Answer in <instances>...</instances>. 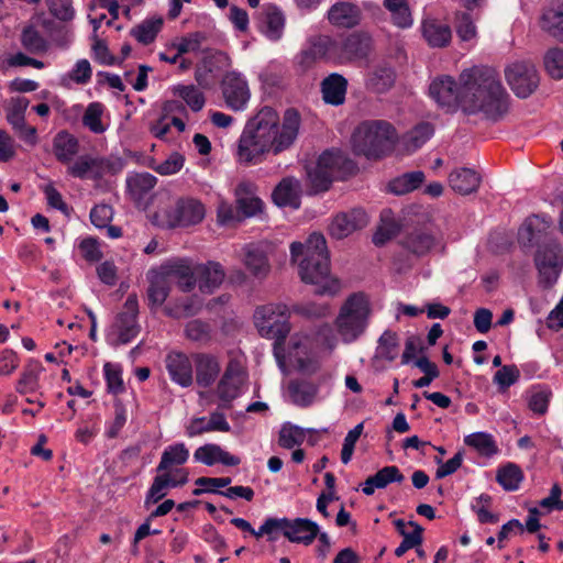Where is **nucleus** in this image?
Listing matches in <instances>:
<instances>
[{
    "instance_id": "28",
    "label": "nucleus",
    "mask_w": 563,
    "mask_h": 563,
    "mask_svg": "<svg viewBox=\"0 0 563 563\" xmlns=\"http://www.w3.org/2000/svg\"><path fill=\"white\" fill-rule=\"evenodd\" d=\"M196 367V382L201 387L211 386L220 374V363L218 358L207 353H196L192 355Z\"/></svg>"
},
{
    "instance_id": "29",
    "label": "nucleus",
    "mask_w": 563,
    "mask_h": 563,
    "mask_svg": "<svg viewBox=\"0 0 563 563\" xmlns=\"http://www.w3.org/2000/svg\"><path fill=\"white\" fill-rule=\"evenodd\" d=\"M317 165L334 179L343 178L354 169V164L339 151H325L318 158Z\"/></svg>"
},
{
    "instance_id": "39",
    "label": "nucleus",
    "mask_w": 563,
    "mask_h": 563,
    "mask_svg": "<svg viewBox=\"0 0 563 563\" xmlns=\"http://www.w3.org/2000/svg\"><path fill=\"white\" fill-rule=\"evenodd\" d=\"M422 34L431 47H445L452 38L451 27L437 20H426L422 23Z\"/></svg>"
},
{
    "instance_id": "63",
    "label": "nucleus",
    "mask_w": 563,
    "mask_h": 563,
    "mask_svg": "<svg viewBox=\"0 0 563 563\" xmlns=\"http://www.w3.org/2000/svg\"><path fill=\"white\" fill-rule=\"evenodd\" d=\"M264 33L271 40H278L282 35L285 19L284 15L276 10L267 11L265 15Z\"/></svg>"
},
{
    "instance_id": "42",
    "label": "nucleus",
    "mask_w": 563,
    "mask_h": 563,
    "mask_svg": "<svg viewBox=\"0 0 563 563\" xmlns=\"http://www.w3.org/2000/svg\"><path fill=\"white\" fill-rule=\"evenodd\" d=\"M424 181L421 170L405 173L388 183V190L395 195H406L419 188Z\"/></svg>"
},
{
    "instance_id": "15",
    "label": "nucleus",
    "mask_w": 563,
    "mask_h": 563,
    "mask_svg": "<svg viewBox=\"0 0 563 563\" xmlns=\"http://www.w3.org/2000/svg\"><path fill=\"white\" fill-rule=\"evenodd\" d=\"M221 90L227 107L240 111L250 100V88L245 78L236 71L227 73L221 81Z\"/></svg>"
},
{
    "instance_id": "26",
    "label": "nucleus",
    "mask_w": 563,
    "mask_h": 563,
    "mask_svg": "<svg viewBox=\"0 0 563 563\" xmlns=\"http://www.w3.org/2000/svg\"><path fill=\"white\" fill-rule=\"evenodd\" d=\"M330 24L336 27L351 29L360 23L361 10L350 1H338L328 11Z\"/></svg>"
},
{
    "instance_id": "21",
    "label": "nucleus",
    "mask_w": 563,
    "mask_h": 563,
    "mask_svg": "<svg viewBox=\"0 0 563 563\" xmlns=\"http://www.w3.org/2000/svg\"><path fill=\"white\" fill-rule=\"evenodd\" d=\"M196 285L203 294H212L225 278V271L219 262L196 263Z\"/></svg>"
},
{
    "instance_id": "31",
    "label": "nucleus",
    "mask_w": 563,
    "mask_h": 563,
    "mask_svg": "<svg viewBox=\"0 0 563 563\" xmlns=\"http://www.w3.org/2000/svg\"><path fill=\"white\" fill-rule=\"evenodd\" d=\"M301 186L298 179L286 177L275 187L272 198L279 207H291L298 209L300 207Z\"/></svg>"
},
{
    "instance_id": "30",
    "label": "nucleus",
    "mask_w": 563,
    "mask_h": 563,
    "mask_svg": "<svg viewBox=\"0 0 563 563\" xmlns=\"http://www.w3.org/2000/svg\"><path fill=\"white\" fill-rule=\"evenodd\" d=\"M146 277L148 280V306L151 308L161 307L169 295L172 284L158 267L150 269Z\"/></svg>"
},
{
    "instance_id": "59",
    "label": "nucleus",
    "mask_w": 563,
    "mask_h": 563,
    "mask_svg": "<svg viewBox=\"0 0 563 563\" xmlns=\"http://www.w3.org/2000/svg\"><path fill=\"white\" fill-rule=\"evenodd\" d=\"M306 438L305 431L291 424H285L279 431L278 443L282 448L292 449L296 445H300Z\"/></svg>"
},
{
    "instance_id": "44",
    "label": "nucleus",
    "mask_w": 563,
    "mask_h": 563,
    "mask_svg": "<svg viewBox=\"0 0 563 563\" xmlns=\"http://www.w3.org/2000/svg\"><path fill=\"white\" fill-rule=\"evenodd\" d=\"M164 20L161 16H153L144 20L131 30V35L141 44L148 45L155 41L163 27Z\"/></svg>"
},
{
    "instance_id": "8",
    "label": "nucleus",
    "mask_w": 563,
    "mask_h": 563,
    "mask_svg": "<svg viewBox=\"0 0 563 563\" xmlns=\"http://www.w3.org/2000/svg\"><path fill=\"white\" fill-rule=\"evenodd\" d=\"M280 532L290 542L311 544L319 534V526L306 518H267L260 527V534L268 536L269 541L277 539Z\"/></svg>"
},
{
    "instance_id": "61",
    "label": "nucleus",
    "mask_w": 563,
    "mask_h": 563,
    "mask_svg": "<svg viewBox=\"0 0 563 563\" xmlns=\"http://www.w3.org/2000/svg\"><path fill=\"white\" fill-rule=\"evenodd\" d=\"M520 377V371L516 365L501 366L494 375V383L498 386L499 390L505 391L511 385L517 383Z\"/></svg>"
},
{
    "instance_id": "46",
    "label": "nucleus",
    "mask_w": 563,
    "mask_h": 563,
    "mask_svg": "<svg viewBox=\"0 0 563 563\" xmlns=\"http://www.w3.org/2000/svg\"><path fill=\"white\" fill-rule=\"evenodd\" d=\"M384 7L396 26L406 29L412 25L413 19L409 0H384Z\"/></svg>"
},
{
    "instance_id": "55",
    "label": "nucleus",
    "mask_w": 563,
    "mask_h": 563,
    "mask_svg": "<svg viewBox=\"0 0 563 563\" xmlns=\"http://www.w3.org/2000/svg\"><path fill=\"white\" fill-rule=\"evenodd\" d=\"M543 65L547 74L555 79H563V48H549L543 56Z\"/></svg>"
},
{
    "instance_id": "43",
    "label": "nucleus",
    "mask_w": 563,
    "mask_h": 563,
    "mask_svg": "<svg viewBox=\"0 0 563 563\" xmlns=\"http://www.w3.org/2000/svg\"><path fill=\"white\" fill-rule=\"evenodd\" d=\"M395 82V73L390 67H377L367 75L366 88L375 93H384Z\"/></svg>"
},
{
    "instance_id": "24",
    "label": "nucleus",
    "mask_w": 563,
    "mask_h": 563,
    "mask_svg": "<svg viewBox=\"0 0 563 563\" xmlns=\"http://www.w3.org/2000/svg\"><path fill=\"white\" fill-rule=\"evenodd\" d=\"M440 239L437 233L430 229L419 228L408 233L401 241V245L410 253L417 256L428 254Z\"/></svg>"
},
{
    "instance_id": "57",
    "label": "nucleus",
    "mask_w": 563,
    "mask_h": 563,
    "mask_svg": "<svg viewBox=\"0 0 563 563\" xmlns=\"http://www.w3.org/2000/svg\"><path fill=\"white\" fill-rule=\"evenodd\" d=\"M103 113V106L99 102L90 103L82 117V123L86 128H88L91 132L96 134H101L106 131V126L101 121V117Z\"/></svg>"
},
{
    "instance_id": "37",
    "label": "nucleus",
    "mask_w": 563,
    "mask_h": 563,
    "mask_svg": "<svg viewBox=\"0 0 563 563\" xmlns=\"http://www.w3.org/2000/svg\"><path fill=\"white\" fill-rule=\"evenodd\" d=\"M178 221L177 228L189 227L200 223L205 216V206L197 199L191 197L178 198Z\"/></svg>"
},
{
    "instance_id": "60",
    "label": "nucleus",
    "mask_w": 563,
    "mask_h": 563,
    "mask_svg": "<svg viewBox=\"0 0 563 563\" xmlns=\"http://www.w3.org/2000/svg\"><path fill=\"white\" fill-rule=\"evenodd\" d=\"M185 333L191 341L206 343L211 339V327L202 320L195 319L186 324Z\"/></svg>"
},
{
    "instance_id": "48",
    "label": "nucleus",
    "mask_w": 563,
    "mask_h": 563,
    "mask_svg": "<svg viewBox=\"0 0 563 563\" xmlns=\"http://www.w3.org/2000/svg\"><path fill=\"white\" fill-rule=\"evenodd\" d=\"M453 25L457 37L462 42H474L477 38V26L475 20L467 11H456L453 18Z\"/></svg>"
},
{
    "instance_id": "41",
    "label": "nucleus",
    "mask_w": 563,
    "mask_h": 563,
    "mask_svg": "<svg viewBox=\"0 0 563 563\" xmlns=\"http://www.w3.org/2000/svg\"><path fill=\"white\" fill-rule=\"evenodd\" d=\"M156 183V177L150 173H134L126 177V189L133 200L141 201Z\"/></svg>"
},
{
    "instance_id": "52",
    "label": "nucleus",
    "mask_w": 563,
    "mask_h": 563,
    "mask_svg": "<svg viewBox=\"0 0 563 563\" xmlns=\"http://www.w3.org/2000/svg\"><path fill=\"white\" fill-rule=\"evenodd\" d=\"M121 157H95L92 179H101L106 175H117L124 168Z\"/></svg>"
},
{
    "instance_id": "11",
    "label": "nucleus",
    "mask_w": 563,
    "mask_h": 563,
    "mask_svg": "<svg viewBox=\"0 0 563 563\" xmlns=\"http://www.w3.org/2000/svg\"><path fill=\"white\" fill-rule=\"evenodd\" d=\"M158 268L170 284L176 282L181 291L190 292L196 287V263L192 260L174 257L161 264Z\"/></svg>"
},
{
    "instance_id": "54",
    "label": "nucleus",
    "mask_w": 563,
    "mask_h": 563,
    "mask_svg": "<svg viewBox=\"0 0 563 563\" xmlns=\"http://www.w3.org/2000/svg\"><path fill=\"white\" fill-rule=\"evenodd\" d=\"M290 350H289V357L294 358L297 367L300 372L305 374H312L316 373L319 369V363L314 358H302L299 349L303 346L302 339L295 335L289 341Z\"/></svg>"
},
{
    "instance_id": "34",
    "label": "nucleus",
    "mask_w": 563,
    "mask_h": 563,
    "mask_svg": "<svg viewBox=\"0 0 563 563\" xmlns=\"http://www.w3.org/2000/svg\"><path fill=\"white\" fill-rule=\"evenodd\" d=\"M238 211L244 217H254L263 210V201L254 195V185L240 183L235 188Z\"/></svg>"
},
{
    "instance_id": "22",
    "label": "nucleus",
    "mask_w": 563,
    "mask_h": 563,
    "mask_svg": "<svg viewBox=\"0 0 563 563\" xmlns=\"http://www.w3.org/2000/svg\"><path fill=\"white\" fill-rule=\"evenodd\" d=\"M166 369L170 379L181 386L189 387L194 382L191 360L184 353L173 352L166 356Z\"/></svg>"
},
{
    "instance_id": "35",
    "label": "nucleus",
    "mask_w": 563,
    "mask_h": 563,
    "mask_svg": "<svg viewBox=\"0 0 563 563\" xmlns=\"http://www.w3.org/2000/svg\"><path fill=\"white\" fill-rule=\"evenodd\" d=\"M405 479L402 473L395 465L384 466L362 484V492L366 496L374 494L375 489H383L390 483H401Z\"/></svg>"
},
{
    "instance_id": "50",
    "label": "nucleus",
    "mask_w": 563,
    "mask_h": 563,
    "mask_svg": "<svg viewBox=\"0 0 563 563\" xmlns=\"http://www.w3.org/2000/svg\"><path fill=\"white\" fill-rule=\"evenodd\" d=\"M434 133V126L429 122H421L410 130L404 143L408 151H417L420 148Z\"/></svg>"
},
{
    "instance_id": "32",
    "label": "nucleus",
    "mask_w": 563,
    "mask_h": 563,
    "mask_svg": "<svg viewBox=\"0 0 563 563\" xmlns=\"http://www.w3.org/2000/svg\"><path fill=\"white\" fill-rule=\"evenodd\" d=\"M194 457L197 462H200L205 465L211 466L216 463H221L227 466H236L240 464L241 460L230 454L228 451H224L220 445L208 443L202 446H199L195 453Z\"/></svg>"
},
{
    "instance_id": "12",
    "label": "nucleus",
    "mask_w": 563,
    "mask_h": 563,
    "mask_svg": "<svg viewBox=\"0 0 563 563\" xmlns=\"http://www.w3.org/2000/svg\"><path fill=\"white\" fill-rule=\"evenodd\" d=\"M341 65L366 60L373 49V40L365 32L340 35Z\"/></svg>"
},
{
    "instance_id": "10",
    "label": "nucleus",
    "mask_w": 563,
    "mask_h": 563,
    "mask_svg": "<svg viewBox=\"0 0 563 563\" xmlns=\"http://www.w3.org/2000/svg\"><path fill=\"white\" fill-rule=\"evenodd\" d=\"M505 78L519 98L532 95L539 86L540 77L536 66L528 60H516L505 68Z\"/></svg>"
},
{
    "instance_id": "6",
    "label": "nucleus",
    "mask_w": 563,
    "mask_h": 563,
    "mask_svg": "<svg viewBox=\"0 0 563 563\" xmlns=\"http://www.w3.org/2000/svg\"><path fill=\"white\" fill-rule=\"evenodd\" d=\"M289 311L285 305H266L254 312V323L262 336L275 339L274 355L280 365L284 364L283 345L290 332Z\"/></svg>"
},
{
    "instance_id": "19",
    "label": "nucleus",
    "mask_w": 563,
    "mask_h": 563,
    "mask_svg": "<svg viewBox=\"0 0 563 563\" xmlns=\"http://www.w3.org/2000/svg\"><path fill=\"white\" fill-rule=\"evenodd\" d=\"M241 262L256 279H265L271 273L266 249L262 243H249L241 250Z\"/></svg>"
},
{
    "instance_id": "51",
    "label": "nucleus",
    "mask_w": 563,
    "mask_h": 563,
    "mask_svg": "<svg viewBox=\"0 0 563 563\" xmlns=\"http://www.w3.org/2000/svg\"><path fill=\"white\" fill-rule=\"evenodd\" d=\"M399 231L400 227L393 218L391 213L389 211L383 212L380 224L373 235V242L377 246L384 245L386 242L394 239Z\"/></svg>"
},
{
    "instance_id": "27",
    "label": "nucleus",
    "mask_w": 563,
    "mask_h": 563,
    "mask_svg": "<svg viewBox=\"0 0 563 563\" xmlns=\"http://www.w3.org/2000/svg\"><path fill=\"white\" fill-rule=\"evenodd\" d=\"M230 430L225 416L220 411H213L208 420L205 417L191 419L186 427V434L194 438L207 432H229Z\"/></svg>"
},
{
    "instance_id": "49",
    "label": "nucleus",
    "mask_w": 563,
    "mask_h": 563,
    "mask_svg": "<svg viewBox=\"0 0 563 563\" xmlns=\"http://www.w3.org/2000/svg\"><path fill=\"white\" fill-rule=\"evenodd\" d=\"M496 481L505 490H517L523 481L522 470L517 464L509 462L498 468Z\"/></svg>"
},
{
    "instance_id": "47",
    "label": "nucleus",
    "mask_w": 563,
    "mask_h": 563,
    "mask_svg": "<svg viewBox=\"0 0 563 563\" xmlns=\"http://www.w3.org/2000/svg\"><path fill=\"white\" fill-rule=\"evenodd\" d=\"M549 224L539 216H531L526 219L518 232V241L523 246H532L539 234L544 231Z\"/></svg>"
},
{
    "instance_id": "56",
    "label": "nucleus",
    "mask_w": 563,
    "mask_h": 563,
    "mask_svg": "<svg viewBox=\"0 0 563 563\" xmlns=\"http://www.w3.org/2000/svg\"><path fill=\"white\" fill-rule=\"evenodd\" d=\"M398 335L391 331H385L378 340L376 356L386 361H394L398 356Z\"/></svg>"
},
{
    "instance_id": "62",
    "label": "nucleus",
    "mask_w": 563,
    "mask_h": 563,
    "mask_svg": "<svg viewBox=\"0 0 563 563\" xmlns=\"http://www.w3.org/2000/svg\"><path fill=\"white\" fill-rule=\"evenodd\" d=\"M93 161L95 157L90 155H81L68 166L67 172L73 177L79 179L92 178Z\"/></svg>"
},
{
    "instance_id": "25",
    "label": "nucleus",
    "mask_w": 563,
    "mask_h": 563,
    "mask_svg": "<svg viewBox=\"0 0 563 563\" xmlns=\"http://www.w3.org/2000/svg\"><path fill=\"white\" fill-rule=\"evenodd\" d=\"M44 371L45 368L41 362L35 360L29 361L20 373L15 384V391L20 395L37 393L38 396L43 397L44 393L41 390V375Z\"/></svg>"
},
{
    "instance_id": "45",
    "label": "nucleus",
    "mask_w": 563,
    "mask_h": 563,
    "mask_svg": "<svg viewBox=\"0 0 563 563\" xmlns=\"http://www.w3.org/2000/svg\"><path fill=\"white\" fill-rule=\"evenodd\" d=\"M464 443L482 456L490 457L499 452L496 440L487 432L468 434L464 438Z\"/></svg>"
},
{
    "instance_id": "58",
    "label": "nucleus",
    "mask_w": 563,
    "mask_h": 563,
    "mask_svg": "<svg viewBox=\"0 0 563 563\" xmlns=\"http://www.w3.org/2000/svg\"><path fill=\"white\" fill-rule=\"evenodd\" d=\"M175 90L192 111L198 112L203 108L206 102L205 96L196 86L180 85Z\"/></svg>"
},
{
    "instance_id": "3",
    "label": "nucleus",
    "mask_w": 563,
    "mask_h": 563,
    "mask_svg": "<svg viewBox=\"0 0 563 563\" xmlns=\"http://www.w3.org/2000/svg\"><path fill=\"white\" fill-rule=\"evenodd\" d=\"M290 261L298 265V273L305 284L314 286L321 296H335L341 290V282L330 273L327 242L321 233H312L305 243L290 244Z\"/></svg>"
},
{
    "instance_id": "16",
    "label": "nucleus",
    "mask_w": 563,
    "mask_h": 563,
    "mask_svg": "<svg viewBox=\"0 0 563 563\" xmlns=\"http://www.w3.org/2000/svg\"><path fill=\"white\" fill-rule=\"evenodd\" d=\"M303 56L312 62L324 60L341 65L340 35L319 34L312 36Z\"/></svg>"
},
{
    "instance_id": "1",
    "label": "nucleus",
    "mask_w": 563,
    "mask_h": 563,
    "mask_svg": "<svg viewBox=\"0 0 563 563\" xmlns=\"http://www.w3.org/2000/svg\"><path fill=\"white\" fill-rule=\"evenodd\" d=\"M300 126V115L295 109L285 111L279 123L278 113L269 107L262 108L251 118L238 141L235 156L241 165L262 163L267 154L278 155L296 141Z\"/></svg>"
},
{
    "instance_id": "23",
    "label": "nucleus",
    "mask_w": 563,
    "mask_h": 563,
    "mask_svg": "<svg viewBox=\"0 0 563 563\" xmlns=\"http://www.w3.org/2000/svg\"><path fill=\"white\" fill-rule=\"evenodd\" d=\"M448 183L454 192L468 196L476 192L481 187L482 175L476 169L460 167L449 174Z\"/></svg>"
},
{
    "instance_id": "36",
    "label": "nucleus",
    "mask_w": 563,
    "mask_h": 563,
    "mask_svg": "<svg viewBox=\"0 0 563 563\" xmlns=\"http://www.w3.org/2000/svg\"><path fill=\"white\" fill-rule=\"evenodd\" d=\"M540 27L560 42L563 41V3L553 2L543 9Z\"/></svg>"
},
{
    "instance_id": "9",
    "label": "nucleus",
    "mask_w": 563,
    "mask_h": 563,
    "mask_svg": "<svg viewBox=\"0 0 563 563\" xmlns=\"http://www.w3.org/2000/svg\"><path fill=\"white\" fill-rule=\"evenodd\" d=\"M137 296L131 294L126 298L122 310L118 313L108 333V339L112 344H126L139 334L140 325L137 323Z\"/></svg>"
},
{
    "instance_id": "5",
    "label": "nucleus",
    "mask_w": 563,
    "mask_h": 563,
    "mask_svg": "<svg viewBox=\"0 0 563 563\" xmlns=\"http://www.w3.org/2000/svg\"><path fill=\"white\" fill-rule=\"evenodd\" d=\"M397 141V132L385 120L361 122L352 134V147L355 154L367 158H380L390 152Z\"/></svg>"
},
{
    "instance_id": "14",
    "label": "nucleus",
    "mask_w": 563,
    "mask_h": 563,
    "mask_svg": "<svg viewBox=\"0 0 563 563\" xmlns=\"http://www.w3.org/2000/svg\"><path fill=\"white\" fill-rule=\"evenodd\" d=\"M431 98L445 112L454 113L460 108V81L443 75L437 77L429 87Z\"/></svg>"
},
{
    "instance_id": "4",
    "label": "nucleus",
    "mask_w": 563,
    "mask_h": 563,
    "mask_svg": "<svg viewBox=\"0 0 563 563\" xmlns=\"http://www.w3.org/2000/svg\"><path fill=\"white\" fill-rule=\"evenodd\" d=\"M189 459L185 443H175L165 448L156 467L157 475L147 490L145 506L162 500L169 488L181 487L189 481V473L183 466Z\"/></svg>"
},
{
    "instance_id": "38",
    "label": "nucleus",
    "mask_w": 563,
    "mask_h": 563,
    "mask_svg": "<svg viewBox=\"0 0 563 563\" xmlns=\"http://www.w3.org/2000/svg\"><path fill=\"white\" fill-rule=\"evenodd\" d=\"M79 151L78 140L67 131L58 132L53 140V153L63 164H69Z\"/></svg>"
},
{
    "instance_id": "64",
    "label": "nucleus",
    "mask_w": 563,
    "mask_h": 563,
    "mask_svg": "<svg viewBox=\"0 0 563 563\" xmlns=\"http://www.w3.org/2000/svg\"><path fill=\"white\" fill-rule=\"evenodd\" d=\"M27 104H29V102L26 99L19 98L14 101L12 107L7 112V120L15 131L24 129V125H25L24 111H25Z\"/></svg>"
},
{
    "instance_id": "40",
    "label": "nucleus",
    "mask_w": 563,
    "mask_h": 563,
    "mask_svg": "<svg viewBox=\"0 0 563 563\" xmlns=\"http://www.w3.org/2000/svg\"><path fill=\"white\" fill-rule=\"evenodd\" d=\"M288 394L291 401L299 407H309L318 395V386L307 380H290Z\"/></svg>"
},
{
    "instance_id": "33",
    "label": "nucleus",
    "mask_w": 563,
    "mask_h": 563,
    "mask_svg": "<svg viewBox=\"0 0 563 563\" xmlns=\"http://www.w3.org/2000/svg\"><path fill=\"white\" fill-rule=\"evenodd\" d=\"M322 99L331 106H341L345 101L347 90L346 78L338 73H332L321 81Z\"/></svg>"
},
{
    "instance_id": "20",
    "label": "nucleus",
    "mask_w": 563,
    "mask_h": 563,
    "mask_svg": "<svg viewBox=\"0 0 563 563\" xmlns=\"http://www.w3.org/2000/svg\"><path fill=\"white\" fill-rule=\"evenodd\" d=\"M155 210L151 213V222L161 229L177 228L178 198L172 197L168 192H158L155 197Z\"/></svg>"
},
{
    "instance_id": "17",
    "label": "nucleus",
    "mask_w": 563,
    "mask_h": 563,
    "mask_svg": "<svg viewBox=\"0 0 563 563\" xmlns=\"http://www.w3.org/2000/svg\"><path fill=\"white\" fill-rule=\"evenodd\" d=\"M536 265L539 271L540 282L545 286L553 285L563 266V260L558 245L545 246L538 251Z\"/></svg>"
},
{
    "instance_id": "18",
    "label": "nucleus",
    "mask_w": 563,
    "mask_h": 563,
    "mask_svg": "<svg viewBox=\"0 0 563 563\" xmlns=\"http://www.w3.org/2000/svg\"><path fill=\"white\" fill-rule=\"evenodd\" d=\"M245 379L246 374L240 362L235 360L230 361L217 386L219 398L224 402H231L240 395Z\"/></svg>"
},
{
    "instance_id": "7",
    "label": "nucleus",
    "mask_w": 563,
    "mask_h": 563,
    "mask_svg": "<svg viewBox=\"0 0 563 563\" xmlns=\"http://www.w3.org/2000/svg\"><path fill=\"white\" fill-rule=\"evenodd\" d=\"M369 314V301L363 292L349 296L335 320L341 339L346 343L355 341L365 331Z\"/></svg>"
},
{
    "instance_id": "2",
    "label": "nucleus",
    "mask_w": 563,
    "mask_h": 563,
    "mask_svg": "<svg viewBox=\"0 0 563 563\" xmlns=\"http://www.w3.org/2000/svg\"><path fill=\"white\" fill-rule=\"evenodd\" d=\"M509 109V95L490 68H472L460 75V108L465 115L481 114L492 121Z\"/></svg>"
},
{
    "instance_id": "13",
    "label": "nucleus",
    "mask_w": 563,
    "mask_h": 563,
    "mask_svg": "<svg viewBox=\"0 0 563 563\" xmlns=\"http://www.w3.org/2000/svg\"><path fill=\"white\" fill-rule=\"evenodd\" d=\"M368 216L362 208H352L347 211L336 213L330 224L329 234L336 240H342L356 231L367 227Z\"/></svg>"
},
{
    "instance_id": "53",
    "label": "nucleus",
    "mask_w": 563,
    "mask_h": 563,
    "mask_svg": "<svg viewBox=\"0 0 563 563\" xmlns=\"http://www.w3.org/2000/svg\"><path fill=\"white\" fill-rule=\"evenodd\" d=\"M206 36L201 32H192L181 36L169 44L168 49H175L178 55L199 52Z\"/></svg>"
}]
</instances>
